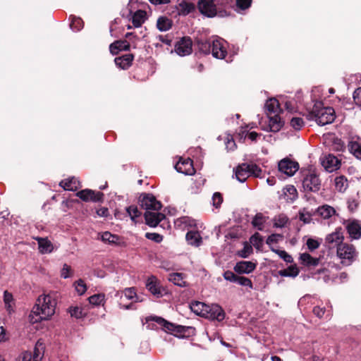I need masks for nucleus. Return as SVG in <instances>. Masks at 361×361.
<instances>
[{
  "mask_svg": "<svg viewBox=\"0 0 361 361\" xmlns=\"http://www.w3.org/2000/svg\"><path fill=\"white\" fill-rule=\"evenodd\" d=\"M56 293H43L38 296L35 305L29 315L32 324L49 320L54 314L56 306Z\"/></svg>",
  "mask_w": 361,
  "mask_h": 361,
  "instance_id": "1",
  "label": "nucleus"
},
{
  "mask_svg": "<svg viewBox=\"0 0 361 361\" xmlns=\"http://www.w3.org/2000/svg\"><path fill=\"white\" fill-rule=\"evenodd\" d=\"M309 116L314 119L319 126L331 123L336 118L335 111L332 107H323L322 102H316Z\"/></svg>",
  "mask_w": 361,
  "mask_h": 361,
  "instance_id": "2",
  "label": "nucleus"
},
{
  "mask_svg": "<svg viewBox=\"0 0 361 361\" xmlns=\"http://www.w3.org/2000/svg\"><path fill=\"white\" fill-rule=\"evenodd\" d=\"M300 181L305 192H317L321 188V180L317 171L312 169L300 171Z\"/></svg>",
  "mask_w": 361,
  "mask_h": 361,
  "instance_id": "3",
  "label": "nucleus"
},
{
  "mask_svg": "<svg viewBox=\"0 0 361 361\" xmlns=\"http://www.w3.org/2000/svg\"><path fill=\"white\" fill-rule=\"evenodd\" d=\"M337 255L342 259V264L348 266L354 261L357 252L353 245L343 243L337 247Z\"/></svg>",
  "mask_w": 361,
  "mask_h": 361,
  "instance_id": "4",
  "label": "nucleus"
},
{
  "mask_svg": "<svg viewBox=\"0 0 361 361\" xmlns=\"http://www.w3.org/2000/svg\"><path fill=\"white\" fill-rule=\"evenodd\" d=\"M146 322H156L164 331L170 333L177 337H180L178 335L180 333V326H176L173 323H171L164 318L158 316H149L146 318Z\"/></svg>",
  "mask_w": 361,
  "mask_h": 361,
  "instance_id": "5",
  "label": "nucleus"
},
{
  "mask_svg": "<svg viewBox=\"0 0 361 361\" xmlns=\"http://www.w3.org/2000/svg\"><path fill=\"white\" fill-rule=\"evenodd\" d=\"M225 312L218 304L206 305L203 317L210 319L221 322L225 318Z\"/></svg>",
  "mask_w": 361,
  "mask_h": 361,
  "instance_id": "6",
  "label": "nucleus"
},
{
  "mask_svg": "<svg viewBox=\"0 0 361 361\" xmlns=\"http://www.w3.org/2000/svg\"><path fill=\"white\" fill-rule=\"evenodd\" d=\"M139 201L142 208L146 211H159L161 208V203L152 194L140 195Z\"/></svg>",
  "mask_w": 361,
  "mask_h": 361,
  "instance_id": "7",
  "label": "nucleus"
},
{
  "mask_svg": "<svg viewBox=\"0 0 361 361\" xmlns=\"http://www.w3.org/2000/svg\"><path fill=\"white\" fill-rule=\"evenodd\" d=\"M279 170L280 172L292 176L299 169V164L288 158H285L279 162Z\"/></svg>",
  "mask_w": 361,
  "mask_h": 361,
  "instance_id": "8",
  "label": "nucleus"
},
{
  "mask_svg": "<svg viewBox=\"0 0 361 361\" xmlns=\"http://www.w3.org/2000/svg\"><path fill=\"white\" fill-rule=\"evenodd\" d=\"M77 196L85 202H102L104 201V194L102 192L90 189L82 190L78 192Z\"/></svg>",
  "mask_w": 361,
  "mask_h": 361,
  "instance_id": "9",
  "label": "nucleus"
},
{
  "mask_svg": "<svg viewBox=\"0 0 361 361\" xmlns=\"http://www.w3.org/2000/svg\"><path fill=\"white\" fill-rule=\"evenodd\" d=\"M117 295L120 297L119 305L121 308L128 310L133 306V303L129 305L124 304V302L127 300H134L137 298V294L135 288H127L121 292L117 293Z\"/></svg>",
  "mask_w": 361,
  "mask_h": 361,
  "instance_id": "10",
  "label": "nucleus"
},
{
  "mask_svg": "<svg viewBox=\"0 0 361 361\" xmlns=\"http://www.w3.org/2000/svg\"><path fill=\"white\" fill-rule=\"evenodd\" d=\"M197 6L200 12L207 17L213 18L216 15L214 0H200Z\"/></svg>",
  "mask_w": 361,
  "mask_h": 361,
  "instance_id": "11",
  "label": "nucleus"
},
{
  "mask_svg": "<svg viewBox=\"0 0 361 361\" xmlns=\"http://www.w3.org/2000/svg\"><path fill=\"white\" fill-rule=\"evenodd\" d=\"M343 235L342 228H337L335 232L326 235L325 239V244L329 248L332 249L335 247H338L339 245L343 244Z\"/></svg>",
  "mask_w": 361,
  "mask_h": 361,
  "instance_id": "12",
  "label": "nucleus"
},
{
  "mask_svg": "<svg viewBox=\"0 0 361 361\" xmlns=\"http://www.w3.org/2000/svg\"><path fill=\"white\" fill-rule=\"evenodd\" d=\"M211 52L212 56L216 59H223L225 58L227 51L222 39H214L212 42Z\"/></svg>",
  "mask_w": 361,
  "mask_h": 361,
  "instance_id": "13",
  "label": "nucleus"
},
{
  "mask_svg": "<svg viewBox=\"0 0 361 361\" xmlns=\"http://www.w3.org/2000/svg\"><path fill=\"white\" fill-rule=\"evenodd\" d=\"M144 216L146 224L151 227L157 226L165 219V215L158 211H146Z\"/></svg>",
  "mask_w": 361,
  "mask_h": 361,
  "instance_id": "14",
  "label": "nucleus"
},
{
  "mask_svg": "<svg viewBox=\"0 0 361 361\" xmlns=\"http://www.w3.org/2000/svg\"><path fill=\"white\" fill-rule=\"evenodd\" d=\"M257 264L250 261H240L235 264L233 270L238 274H250L256 269Z\"/></svg>",
  "mask_w": 361,
  "mask_h": 361,
  "instance_id": "15",
  "label": "nucleus"
},
{
  "mask_svg": "<svg viewBox=\"0 0 361 361\" xmlns=\"http://www.w3.org/2000/svg\"><path fill=\"white\" fill-rule=\"evenodd\" d=\"M268 117L269 123L266 130L274 133L279 132L285 123L284 121L281 119L278 114H274L273 116L268 115Z\"/></svg>",
  "mask_w": 361,
  "mask_h": 361,
  "instance_id": "16",
  "label": "nucleus"
},
{
  "mask_svg": "<svg viewBox=\"0 0 361 361\" xmlns=\"http://www.w3.org/2000/svg\"><path fill=\"white\" fill-rule=\"evenodd\" d=\"M234 172L237 180L244 183L250 176V164L247 163L239 164L234 169Z\"/></svg>",
  "mask_w": 361,
  "mask_h": 361,
  "instance_id": "17",
  "label": "nucleus"
},
{
  "mask_svg": "<svg viewBox=\"0 0 361 361\" xmlns=\"http://www.w3.org/2000/svg\"><path fill=\"white\" fill-rule=\"evenodd\" d=\"M322 165L327 171L332 172L340 168L341 161L336 156L329 154L322 161Z\"/></svg>",
  "mask_w": 361,
  "mask_h": 361,
  "instance_id": "18",
  "label": "nucleus"
},
{
  "mask_svg": "<svg viewBox=\"0 0 361 361\" xmlns=\"http://www.w3.org/2000/svg\"><path fill=\"white\" fill-rule=\"evenodd\" d=\"M146 287L148 290L156 297L159 298L163 295L164 289L161 288L155 276H152L147 279Z\"/></svg>",
  "mask_w": 361,
  "mask_h": 361,
  "instance_id": "19",
  "label": "nucleus"
},
{
  "mask_svg": "<svg viewBox=\"0 0 361 361\" xmlns=\"http://www.w3.org/2000/svg\"><path fill=\"white\" fill-rule=\"evenodd\" d=\"M185 240L188 245L196 247L202 243V238L197 229L188 231L185 235Z\"/></svg>",
  "mask_w": 361,
  "mask_h": 361,
  "instance_id": "20",
  "label": "nucleus"
},
{
  "mask_svg": "<svg viewBox=\"0 0 361 361\" xmlns=\"http://www.w3.org/2000/svg\"><path fill=\"white\" fill-rule=\"evenodd\" d=\"M347 231L353 239H359L361 238V225L357 220L349 221L346 225Z\"/></svg>",
  "mask_w": 361,
  "mask_h": 361,
  "instance_id": "21",
  "label": "nucleus"
},
{
  "mask_svg": "<svg viewBox=\"0 0 361 361\" xmlns=\"http://www.w3.org/2000/svg\"><path fill=\"white\" fill-rule=\"evenodd\" d=\"M133 59V54H128L115 58L114 61L118 67L121 68V69L126 70L131 66Z\"/></svg>",
  "mask_w": 361,
  "mask_h": 361,
  "instance_id": "22",
  "label": "nucleus"
},
{
  "mask_svg": "<svg viewBox=\"0 0 361 361\" xmlns=\"http://www.w3.org/2000/svg\"><path fill=\"white\" fill-rule=\"evenodd\" d=\"M336 210L334 207L324 204L321 207H319L314 212V215H318L322 218L326 219L331 217L334 214H335Z\"/></svg>",
  "mask_w": 361,
  "mask_h": 361,
  "instance_id": "23",
  "label": "nucleus"
},
{
  "mask_svg": "<svg viewBox=\"0 0 361 361\" xmlns=\"http://www.w3.org/2000/svg\"><path fill=\"white\" fill-rule=\"evenodd\" d=\"M129 49L130 44L126 40L116 41L109 46V51L113 55H116L120 51H128Z\"/></svg>",
  "mask_w": 361,
  "mask_h": 361,
  "instance_id": "24",
  "label": "nucleus"
},
{
  "mask_svg": "<svg viewBox=\"0 0 361 361\" xmlns=\"http://www.w3.org/2000/svg\"><path fill=\"white\" fill-rule=\"evenodd\" d=\"M36 240L38 243L39 252L41 254L51 253L53 251V245L47 238H37Z\"/></svg>",
  "mask_w": 361,
  "mask_h": 361,
  "instance_id": "25",
  "label": "nucleus"
},
{
  "mask_svg": "<svg viewBox=\"0 0 361 361\" xmlns=\"http://www.w3.org/2000/svg\"><path fill=\"white\" fill-rule=\"evenodd\" d=\"M59 185L66 190L75 191L80 187L79 181L74 177L63 180Z\"/></svg>",
  "mask_w": 361,
  "mask_h": 361,
  "instance_id": "26",
  "label": "nucleus"
},
{
  "mask_svg": "<svg viewBox=\"0 0 361 361\" xmlns=\"http://www.w3.org/2000/svg\"><path fill=\"white\" fill-rule=\"evenodd\" d=\"M265 106L267 111V115L276 114L279 112L282 111L280 108V104L276 99H270L267 100Z\"/></svg>",
  "mask_w": 361,
  "mask_h": 361,
  "instance_id": "27",
  "label": "nucleus"
},
{
  "mask_svg": "<svg viewBox=\"0 0 361 361\" xmlns=\"http://www.w3.org/2000/svg\"><path fill=\"white\" fill-rule=\"evenodd\" d=\"M206 305L207 304L200 301H193L188 305V309L196 315L203 317V313H204Z\"/></svg>",
  "mask_w": 361,
  "mask_h": 361,
  "instance_id": "28",
  "label": "nucleus"
},
{
  "mask_svg": "<svg viewBox=\"0 0 361 361\" xmlns=\"http://www.w3.org/2000/svg\"><path fill=\"white\" fill-rule=\"evenodd\" d=\"M44 351V345L38 341L35 346L33 353H31V361H41Z\"/></svg>",
  "mask_w": 361,
  "mask_h": 361,
  "instance_id": "29",
  "label": "nucleus"
},
{
  "mask_svg": "<svg viewBox=\"0 0 361 361\" xmlns=\"http://www.w3.org/2000/svg\"><path fill=\"white\" fill-rule=\"evenodd\" d=\"M157 27L161 32L167 31L172 27V20L166 16H161L157 19Z\"/></svg>",
  "mask_w": 361,
  "mask_h": 361,
  "instance_id": "30",
  "label": "nucleus"
},
{
  "mask_svg": "<svg viewBox=\"0 0 361 361\" xmlns=\"http://www.w3.org/2000/svg\"><path fill=\"white\" fill-rule=\"evenodd\" d=\"M195 173V169L193 166V161L188 158L186 159H182V173L185 175H193Z\"/></svg>",
  "mask_w": 361,
  "mask_h": 361,
  "instance_id": "31",
  "label": "nucleus"
},
{
  "mask_svg": "<svg viewBox=\"0 0 361 361\" xmlns=\"http://www.w3.org/2000/svg\"><path fill=\"white\" fill-rule=\"evenodd\" d=\"M300 259L302 263L308 267H316L319 264V259L312 257L309 253L305 252L300 255Z\"/></svg>",
  "mask_w": 361,
  "mask_h": 361,
  "instance_id": "32",
  "label": "nucleus"
},
{
  "mask_svg": "<svg viewBox=\"0 0 361 361\" xmlns=\"http://www.w3.org/2000/svg\"><path fill=\"white\" fill-rule=\"evenodd\" d=\"M101 240L104 243H109L110 245H118L120 243L119 236L111 234L109 231H106L102 234Z\"/></svg>",
  "mask_w": 361,
  "mask_h": 361,
  "instance_id": "33",
  "label": "nucleus"
},
{
  "mask_svg": "<svg viewBox=\"0 0 361 361\" xmlns=\"http://www.w3.org/2000/svg\"><path fill=\"white\" fill-rule=\"evenodd\" d=\"M278 273L281 276L295 277L299 274V269L297 267V266L295 264V265H290L287 269L279 270Z\"/></svg>",
  "mask_w": 361,
  "mask_h": 361,
  "instance_id": "34",
  "label": "nucleus"
},
{
  "mask_svg": "<svg viewBox=\"0 0 361 361\" xmlns=\"http://www.w3.org/2000/svg\"><path fill=\"white\" fill-rule=\"evenodd\" d=\"M182 56L188 55L192 51V41L190 37H182Z\"/></svg>",
  "mask_w": 361,
  "mask_h": 361,
  "instance_id": "35",
  "label": "nucleus"
},
{
  "mask_svg": "<svg viewBox=\"0 0 361 361\" xmlns=\"http://www.w3.org/2000/svg\"><path fill=\"white\" fill-rule=\"evenodd\" d=\"M146 13L144 11L138 10L133 16L132 23L135 27H139L145 21Z\"/></svg>",
  "mask_w": 361,
  "mask_h": 361,
  "instance_id": "36",
  "label": "nucleus"
},
{
  "mask_svg": "<svg viewBox=\"0 0 361 361\" xmlns=\"http://www.w3.org/2000/svg\"><path fill=\"white\" fill-rule=\"evenodd\" d=\"M348 149L357 159H361V145L356 141H350L348 143Z\"/></svg>",
  "mask_w": 361,
  "mask_h": 361,
  "instance_id": "37",
  "label": "nucleus"
},
{
  "mask_svg": "<svg viewBox=\"0 0 361 361\" xmlns=\"http://www.w3.org/2000/svg\"><path fill=\"white\" fill-rule=\"evenodd\" d=\"M265 221L264 216L262 213H257L252 219V224L257 229L262 231Z\"/></svg>",
  "mask_w": 361,
  "mask_h": 361,
  "instance_id": "38",
  "label": "nucleus"
},
{
  "mask_svg": "<svg viewBox=\"0 0 361 361\" xmlns=\"http://www.w3.org/2000/svg\"><path fill=\"white\" fill-rule=\"evenodd\" d=\"M197 47L199 51L204 54H209L211 53L212 42L209 40L200 39L197 41Z\"/></svg>",
  "mask_w": 361,
  "mask_h": 361,
  "instance_id": "39",
  "label": "nucleus"
},
{
  "mask_svg": "<svg viewBox=\"0 0 361 361\" xmlns=\"http://www.w3.org/2000/svg\"><path fill=\"white\" fill-rule=\"evenodd\" d=\"M251 244L258 250L263 247V238L259 233H255L250 239Z\"/></svg>",
  "mask_w": 361,
  "mask_h": 361,
  "instance_id": "40",
  "label": "nucleus"
},
{
  "mask_svg": "<svg viewBox=\"0 0 361 361\" xmlns=\"http://www.w3.org/2000/svg\"><path fill=\"white\" fill-rule=\"evenodd\" d=\"M182 225L189 231L197 229L196 220L189 216H182Z\"/></svg>",
  "mask_w": 361,
  "mask_h": 361,
  "instance_id": "41",
  "label": "nucleus"
},
{
  "mask_svg": "<svg viewBox=\"0 0 361 361\" xmlns=\"http://www.w3.org/2000/svg\"><path fill=\"white\" fill-rule=\"evenodd\" d=\"M71 29L74 32H78L83 27V21L80 18L71 17Z\"/></svg>",
  "mask_w": 361,
  "mask_h": 361,
  "instance_id": "42",
  "label": "nucleus"
},
{
  "mask_svg": "<svg viewBox=\"0 0 361 361\" xmlns=\"http://www.w3.org/2000/svg\"><path fill=\"white\" fill-rule=\"evenodd\" d=\"M126 212L133 222L137 223L138 221L137 218L141 216V212L138 209L137 206L131 205L127 207Z\"/></svg>",
  "mask_w": 361,
  "mask_h": 361,
  "instance_id": "43",
  "label": "nucleus"
},
{
  "mask_svg": "<svg viewBox=\"0 0 361 361\" xmlns=\"http://www.w3.org/2000/svg\"><path fill=\"white\" fill-rule=\"evenodd\" d=\"M68 312L72 317H75L76 319L82 318L86 315V313L84 312L83 309L78 306L70 307L68 309Z\"/></svg>",
  "mask_w": 361,
  "mask_h": 361,
  "instance_id": "44",
  "label": "nucleus"
},
{
  "mask_svg": "<svg viewBox=\"0 0 361 361\" xmlns=\"http://www.w3.org/2000/svg\"><path fill=\"white\" fill-rule=\"evenodd\" d=\"M290 125L295 130H300L305 125V121L301 117L293 116L290 118Z\"/></svg>",
  "mask_w": 361,
  "mask_h": 361,
  "instance_id": "45",
  "label": "nucleus"
},
{
  "mask_svg": "<svg viewBox=\"0 0 361 361\" xmlns=\"http://www.w3.org/2000/svg\"><path fill=\"white\" fill-rule=\"evenodd\" d=\"M335 185L338 191H345L348 187L347 179L343 176L336 177L335 179Z\"/></svg>",
  "mask_w": 361,
  "mask_h": 361,
  "instance_id": "46",
  "label": "nucleus"
},
{
  "mask_svg": "<svg viewBox=\"0 0 361 361\" xmlns=\"http://www.w3.org/2000/svg\"><path fill=\"white\" fill-rule=\"evenodd\" d=\"M105 295L103 293L93 295L88 298L89 302L93 305L97 306L104 302Z\"/></svg>",
  "mask_w": 361,
  "mask_h": 361,
  "instance_id": "47",
  "label": "nucleus"
},
{
  "mask_svg": "<svg viewBox=\"0 0 361 361\" xmlns=\"http://www.w3.org/2000/svg\"><path fill=\"white\" fill-rule=\"evenodd\" d=\"M271 250L276 253L281 259H283L287 263H292L293 262V257L288 254L285 250H280L274 247L271 248Z\"/></svg>",
  "mask_w": 361,
  "mask_h": 361,
  "instance_id": "48",
  "label": "nucleus"
},
{
  "mask_svg": "<svg viewBox=\"0 0 361 361\" xmlns=\"http://www.w3.org/2000/svg\"><path fill=\"white\" fill-rule=\"evenodd\" d=\"M313 214H314L311 212L307 211L306 209H303L302 211L299 212V219L305 224H309L312 221L311 216Z\"/></svg>",
  "mask_w": 361,
  "mask_h": 361,
  "instance_id": "49",
  "label": "nucleus"
},
{
  "mask_svg": "<svg viewBox=\"0 0 361 361\" xmlns=\"http://www.w3.org/2000/svg\"><path fill=\"white\" fill-rule=\"evenodd\" d=\"M195 10V5L193 3L182 1V15H187Z\"/></svg>",
  "mask_w": 361,
  "mask_h": 361,
  "instance_id": "50",
  "label": "nucleus"
},
{
  "mask_svg": "<svg viewBox=\"0 0 361 361\" xmlns=\"http://www.w3.org/2000/svg\"><path fill=\"white\" fill-rule=\"evenodd\" d=\"M235 283H238L243 286H247L250 288H253L252 281L245 276H238Z\"/></svg>",
  "mask_w": 361,
  "mask_h": 361,
  "instance_id": "51",
  "label": "nucleus"
},
{
  "mask_svg": "<svg viewBox=\"0 0 361 361\" xmlns=\"http://www.w3.org/2000/svg\"><path fill=\"white\" fill-rule=\"evenodd\" d=\"M195 329L192 326H182V338H189L195 334Z\"/></svg>",
  "mask_w": 361,
  "mask_h": 361,
  "instance_id": "52",
  "label": "nucleus"
},
{
  "mask_svg": "<svg viewBox=\"0 0 361 361\" xmlns=\"http://www.w3.org/2000/svg\"><path fill=\"white\" fill-rule=\"evenodd\" d=\"M250 176H254L257 178H262V170L259 166L255 164H250Z\"/></svg>",
  "mask_w": 361,
  "mask_h": 361,
  "instance_id": "53",
  "label": "nucleus"
},
{
  "mask_svg": "<svg viewBox=\"0 0 361 361\" xmlns=\"http://www.w3.org/2000/svg\"><path fill=\"white\" fill-rule=\"evenodd\" d=\"M252 252V245L247 243H245L243 248L239 252L241 257L246 258Z\"/></svg>",
  "mask_w": 361,
  "mask_h": 361,
  "instance_id": "54",
  "label": "nucleus"
},
{
  "mask_svg": "<svg viewBox=\"0 0 361 361\" xmlns=\"http://www.w3.org/2000/svg\"><path fill=\"white\" fill-rule=\"evenodd\" d=\"M252 0H235L236 6L240 10H246L251 6Z\"/></svg>",
  "mask_w": 361,
  "mask_h": 361,
  "instance_id": "55",
  "label": "nucleus"
},
{
  "mask_svg": "<svg viewBox=\"0 0 361 361\" xmlns=\"http://www.w3.org/2000/svg\"><path fill=\"white\" fill-rule=\"evenodd\" d=\"M75 290L79 295H82L87 290V287L85 282L82 279L78 280L75 283Z\"/></svg>",
  "mask_w": 361,
  "mask_h": 361,
  "instance_id": "56",
  "label": "nucleus"
},
{
  "mask_svg": "<svg viewBox=\"0 0 361 361\" xmlns=\"http://www.w3.org/2000/svg\"><path fill=\"white\" fill-rule=\"evenodd\" d=\"M212 202L213 206L216 208H219L223 202L222 195L219 192H214L212 197Z\"/></svg>",
  "mask_w": 361,
  "mask_h": 361,
  "instance_id": "57",
  "label": "nucleus"
},
{
  "mask_svg": "<svg viewBox=\"0 0 361 361\" xmlns=\"http://www.w3.org/2000/svg\"><path fill=\"white\" fill-rule=\"evenodd\" d=\"M169 281L172 282L176 286H180V273H171L168 276Z\"/></svg>",
  "mask_w": 361,
  "mask_h": 361,
  "instance_id": "58",
  "label": "nucleus"
},
{
  "mask_svg": "<svg viewBox=\"0 0 361 361\" xmlns=\"http://www.w3.org/2000/svg\"><path fill=\"white\" fill-rule=\"evenodd\" d=\"M13 300V295L11 293H8L7 290L4 291V301L5 302L6 307L8 311H11V302Z\"/></svg>",
  "mask_w": 361,
  "mask_h": 361,
  "instance_id": "59",
  "label": "nucleus"
},
{
  "mask_svg": "<svg viewBox=\"0 0 361 361\" xmlns=\"http://www.w3.org/2000/svg\"><path fill=\"white\" fill-rule=\"evenodd\" d=\"M284 190H286L285 194L288 193L290 195V199L294 200L298 197V192L296 188L293 185H288Z\"/></svg>",
  "mask_w": 361,
  "mask_h": 361,
  "instance_id": "60",
  "label": "nucleus"
},
{
  "mask_svg": "<svg viewBox=\"0 0 361 361\" xmlns=\"http://www.w3.org/2000/svg\"><path fill=\"white\" fill-rule=\"evenodd\" d=\"M238 275L235 274L234 272L227 270L224 271L223 276L224 278L228 281L235 283L237 277Z\"/></svg>",
  "mask_w": 361,
  "mask_h": 361,
  "instance_id": "61",
  "label": "nucleus"
},
{
  "mask_svg": "<svg viewBox=\"0 0 361 361\" xmlns=\"http://www.w3.org/2000/svg\"><path fill=\"white\" fill-rule=\"evenodd\" d=\"M288 219L286 216H279L278 219L275 220L274 224V227L282 228L288 222Z\"/></svg>",
  "mask_w": 361,
  "mask_h": 361,
  "instance_id": "62",
  "label": "nucleus"
},
{
  "mask_svg": "<svg viewBox=\"0 0 361 361\" xmlns=\"http://www.w3.org/2000/svg\"><path fill=\"white\" fill-rule=\"evenodd\" d=\"M283 235L281 234L274 233L270 235L267 239V244L270 245L273 243H276L279 239L282 238Z\"/></svg>",
  "mask_w": 361,
  "mask_h": 361,
  "instance_id": "63",
  "label": "nucleus"
},
{
  "mask_svg": "<svg viewBox=\"0 0 361 361\" xmlns=\"http://www.w3.org/2000/svg\"><path fill=\"white\" fill-rule=\"evenodd\" d=\"M353 97L355 104L361 106V87L354 91Z\"/></svg>",
  "mask_w": 361,
  "mask_h": 361,
  "instance_id": "64",
  "label": "nucleus"
}]
</instances>
